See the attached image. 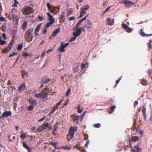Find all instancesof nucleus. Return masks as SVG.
Segmentation results:
<instances>
[{
  "mask_svg": "<svg viewBox=\"0 0 152 152\" xmlns=\"http://www.w3.org/2000/svg\"><path fill=\"white\" fill-rule=\"evenodd\" d=\"M22 76L23 78H25L27 77L28 75V73L25 70H23L21 71Z\"/></svg>",
  "mask_w": 152,
  "mask_h": 152,
  "instance_id": "obj_18",
  "label": "nucleus"
},
{
  "mask_svg": "<svg viewBox=\"0 0 152 152\" xmlns=\"http://www.w3.org/2000/svg\"><path fill=\"white\" fill-rule=\"evenodd\" d=\"M73 66L72 70L74 73H76L78 70V69L79 67V65L78 64L76 63L74 64Z\"/></svg>",
  "mask_w": 152,
  "mask_h": 152,
  "instance_id": "obj_16",
  "label": "nucleus"
},
{
  "mask_svg": "<svg viewBox=\"0 0 152 152\" xmlns=\"http://www.w3.org/2000/svg\"><path fill=\"white\" fill-rule=\"evenodd\" d=\"M33 31V28H32L29 29L27 32L26 33V35H27V37H29L32 35V33Z\"/></svg>",
  "mask_w": 152,
  "mask_h": 152,
  "instance_id": "obj_17",
  "label": "nucleus"
},
{
  "mask_svg": "<svg viewBox=\"0 0 152 152\" xmlns=\"http://www.w3.org/2000/svg\"><path fill=\"white\" fill-rule=\"evenodd\" d=\"M57 143H57V142H52V143L51 145L52 146H54V148H55L57 149V148H56V145L57 144Z\"/></svg>",
  "mask_w": 152,
  "mask_h": 152,
  "instance_id": "obj_47",
  "label": "nucleus"
},
{
  "mask_svg": "<svg viewBox=\"0 0 152 152\" xmlns=\"http://www.w3.org/2000/svg\"><path fill=\"white\" fill-rule=\"evenodd\" d=\"M86 13V12L83 10H81V11L80 12V14L79 17H82L83 15H84Z\"/></svg>",
  "mask_w": 152,
  "mask_h": 152,
  "instance_id": "obj_35",
  "label": "nucleus"
},
{
  "mask_svg": "<svg viewBox=\"0 0 152 152\" xmlns=\"http://www.w3.org/2000/svg\"><path fill=\"white\" fill-rule=\"evenodd\" d=\"M126 6L129 7L134 4V3L132 2L131 1H126L124 2Z\"/></svg>",
  "mask_w": 152,
  "mask_h": 152,
  "instance_id": "obj_24",
  "label": "nucleus"
},
{
  "mask_svg": "<svg viewBox=\"0 0 152 152\" xmlns=\"http://www.w3.org/2000/svg\"><path fill=\"white\" fill-rule=\"evenodd\" d=\"M50 81V80L49 78H47L46 79L42 81H41V83L42 84L43 83H47L48 82H49Z\"/></svg>",
  "mask_w": 152,
  "mask_h": 152,
  "instance_id": "obj_31",
  "label": "nucleus"
},
{
  "mask_svg": "<svg viewBox=\"0 0 152 152\" xmlns=\"http://www.w3.org/2000/svg\"><path fill=\"white\" fill-rule=\"evenodd\" d=\"M88 16L86 15L84 18L81 19V20L83 21L85 20L86 18L88 17Z\"/></svg>",
  "mask_w": 152,
  "mask_h": 152,
  "instance_id": "obj_64",
  "label": "nucleus"
},
{
  "mask_svg": "<svg viewBox=\"0 0 152 152\" xmlns=\"http://www.w3.org/2000/svg\"><path fill=\"white\" fill-rule=\"evenodd\" d=\"M47 127H48V123H44L40 126L37 129V131L38 132H40L42 131L45 130L47 128Z\"/></svg>",
  "mask_w": 152,
  "mask_h": 152,
  "instance_id": "obj_3",
  "label": "nucleus"
},
{
  "mask_svg": "<svg viewBox=\"0 0 152 152\" xmlns=\"http://www.w3.org/2000/svg\"><path fill=\"white\" fill-rule=\"evenodd\" d=\"M87 64H82L81 66V68L82 69H84L85 68Z\"/></svg>",
  "mask_w": 152,
  "mask_h": 152,
  "instance_id": "obj_57",
  "label": "nucleus"
},
{
  "mask_svg": "<svg viewBox=\"0 0 152 152\" xmlns=\"http://www.w3.org/2000/svg\"><path fill=\"white\" fill-rule=\"evenodd\" d=\"M64 12H62V14L61 16H60V20H62V19L64 17Z\"/></svg>",
  "mask_w": 152,
  "mask_h": 152,
  "instance_id": "obj_60",
  "label": "nucleus"
},
{
  "mask_svg": "<svg viewBox=\"0 0 152 152\" xmlns=\"http://www.w3.org/2000/svg\"><path fill=\"white\" fill-rule=\"evenodd\" d=\"M132 141L136 142L139 140V138L137 136H132L131 139Z\"/></svg>",
  "mask_w": 152,
  "mask_h": 152,
  "instance_id": "obj_22",
  "label": "nucleus"
},
{
  "mask_svg": "<svg viewBox=\"0 0 152 152\" xmlns=\"http://www.w3.org/2000/svg\"><path fill=\"white\" fill-rule=\"evenodd\" d=\"M90 141L89 140H87L86 142V143L84 145V147L86 148L87 147Z\"/></svg>",
  "mask_w": 152,
  "mask_h": 152,
  "instance_id": "obj_52",
  "label": "nucleus"
},
{
  "mask_svg": "<svg viewBox=\"0 0 152 152\" xmlns=\"http://www.w3.org/2000/svg\"><path fill=\"white\" fill-rule=\"evenodd\" d=\"M46 117L45 116H44V117L38 120L39 122H41L43 121L45 118Z\"/></svg>",
  "mask_w": 152,
  "mask_h": 152,
  "instance_id": "obj_62",
  "label": "nucleus"
},
{
  "mask_svg": "<svg viewBox=\"0 0 152 152\" xmlns=\"http://www.w3.org/2000/svg\"><path fill=\"white\" fill-rule=\"evenodd\" d=\"M23 47V45L22 44H20L18 45V47L17 48V50L20 51L21 50Z\"/></svg>",
  "mask_w": 152,
  "mask_h": 152,
  "instance_id": "obj_37",
  "label": "nucleus"
},
{
  "mask_svg": "<svg viewBox=\"0 0 152 152\" xmlns=\"http://www.w3.org/2000/svg\"><path fill=\"white\" fill-rule=\"evenodd\" d=\"M101 126V125L100 124H94V126L96 128H99Z\"/></svg>",
  "mask_w": 152,
  "mask_h": 152,
  "instance_id": "obj_46",
  "label": "nucleus"
},
{
  "mask_svg": "<svg viewBox=\"0 0 152 152\" xmlns=\"http://www.w3.org/2000/svg\"><path fill=\"white\" fill-rule=\"evenodd\" d=\"M142 112L143 113L144 118L145 121H146L147 118L146 109L145 105H144L143 106V108L142 110Z\"/></svg>",
  "mask_w": 152,
  "mask_h": 152,
  "instance_id": "obj_9",
  "label": "nucleus"
},
{
  "mask_svg": "<svg viewBox=\"0 0 152 152\" xmlns=\"http://www.w3.org/2000/svg\"><path fill=\"white\" fill-rule=\"evenodd\" d=\"M91 23L89 20H87L85 26V27L88 29L91 28Z\"/></svg>",
  "mask_w": 152,
  "mask_h": 152,
  "instance_id": "obj_12",
  "label": "nucleus"
},
{
  "mask_svg": "<svg viewBox=\"0 0 152 152\" xmlns=\"http://www.w3.org/2000/svg\"><path fill=\"white\" fill-rule=\"evenodd\" d=\"M73 12V11L72 10H70L67 13V15L68 16H70V15H71Z\"/></svg>",
  "mask_w": 152,
  "mask_h": 152,
  "instance_id": "obj_40",
  "label": "nucleus"
},
{
  "mask_svg": "<svg viewBox=\"0 0 152 152\" xmlns=\"http://www.w3.org/2000/svg\"><path fill=\"white\" fill-rule=\"evenodd\" d=\"M38 18L40 20H42L44 19V18L39 16Z\"/></svg>",
  "mask_w": 152,
  "mask_h": 152,
  "instance_id": "obj_58",
  "label": "nucleus"
},
{
  "mask_svg": "<svg viewBox=\"0 0 152 152\" xmlns=\"http://www.w3.org/2000/svg\"><path fill=\"white\" fill-rule=\"evenodd\" d=\"M6 43V42L5 41H3L1 40V39H0V45H4Z\"/></svg>",
  "mask_w": 152,
  "mask_h": 152,
  "instance_id": "obj_42",
  "label": "nucleus"
},
{
  "mask_svg": "<svg viewBox=\"0 0 152 152\" xmlns=\"http://www.w3.org/2000/svg\"><path fill=\"white\" fill-rule=\"evenodd\" d=\"M141 83L143 85H145L146 84V81L144 79H142L141 81Z\"/></svg>",
  "mask_w": 152,
  "mask_h": 152,
  "instance_id": "obj_49",
  "label": "nucleus"
},
{
  "mask_svg": "<svg viewBox=\"0 0 152 152\" xmlns=\"http://www.w3.org/2000/svg\"><path fill=\"white\" fill-rule=\"evenodd\" d=\"M77 128L75 127H72L70 128L67 136V139L68 141H70L72 140L74 136L75 132L77 131Z\"/></svg>",
  "mask_w": 152,
  "mask_h": 152,
  "instance_id": "obj_1",
  "label": "nucleus"
},
{
  "mask_svg": "<svg viewBox=\"0 0 152 152\" xmlns=\"http://www.w3.org/2000/svg\"><path fill=\"white\" fill-rule=\"evenodd\" d=\"M34 99L31 98L28 100L29 103L31 104L32 103V102H33L34 101Z\"/></svg>",
  "mask_w": 152,
  "mask_h": 152,
  "instance_id": "obj_61",
  "label": "nucleus"
},
{
  "mask_svg": "<svg viewBox=\"0 0 152 152\" xmlns=\"http://www.w3.org/2000/svg\"><path fill=\"white\" fill-rule=\"evenodd\" d=\"M64 100L63 99H62L60 101L58 102L57 103L56 107V109H58V106H59L61 104L62 102Z\"/></svg>",
  "mask_w": 152,
  "mask_h": 152,
  "instance_id": "obj_34",
  "label": "nucleus"
},
{
  "mask_svg": "<svg viewBox=\"0 0 152 152\" xmlns=\"http://www.w3.org/2000/svg\"><path fill=\"white\" fill-rule=\"evenodd\" d=\"M35 96L37 98L42 99L43 101H44L47 99V93L45 91H43L39 94H36Z\"/></svg>",
  "mask_w": 152,
  "mask_h": 152,
  "instance_id": "obj_2",
  "label": "nucleus"
},
{
  "mask_svg": "<svg viewBox=\"0 0 152 152\" xmlns=\"http://www.w3.org/2000/svg\"><path fill=\"white\" fill-rule=\"evenodd\" d=\"M34 107L33 106L30 105L28 107L27 109L29 111H31L33 110Z\"/></svg>",
  "mask_w": 152,
  "mask_h": 152,
  "instance_id": "obj_36",
  "label": "nucleus"
},
{
  "mask_svg": "<svg viewBox=\"0 0 152 152\" xmlns=\"http://www.w3.org/2000/svg\"><path fill=\"white\" fill-rule=\"evenodd\" d=\"M60 148H62L64 150H69L70 148L66 146H62L61 147L58 148L57 149H59Z\"/></svg>",
  "mask_w": 152,
  "mask_h": 152,
  "instance_id": "obj_30",
  "label": "nucleus"
},
{
  "mask_svg": "<svg viewBox=\"0 0 152 152\" xmlns=\"http://www.w3.org/2000/svg\"><path fill=\"white\" fill-rule=\"evenodd\" d=\"M123 28L125 29L126 31L128 32H130L132 30V28H129L126 24L123 23L122 24Z\"/></svg>",
  "mask_w": 152,
  "mask_h": 152,
  "instance_id": "obj_8",
  "label": "nucleus"
},
{
  "mask_svg": "<svg viewBox=\"0 0 152 152\" xmlns=\"http://www.w3.org/2000/svg\"><path fill=\"white\" fill-rule=\"evenodd\" d=\"M58 50L60 51V53H62L64 51L65 48L62 45L59 47L58 48Z\"/></svg>",
  "mask_w": 152,
  "mask_h": 152,
  "instance_id": "obj_26",
  "label": "nucleus"
},
{
  "mask_svg": "<svg viewBox=\"0 0 152 152\" xmlns=\"http://www.w3.org/2000/svg\"><path fill=\"white\" fill-rule=\"evenodd\" d=\"M20 133H21V134L20 135V137L21 139L22 140H24L26 137V133H23V131H21L20 132Z\"/></svg>",
  "mask_w": 152,
  "mask_h": 152,
  "instance_id": "obj_25",
  "label": "nucleus"
},
{
  "mask_svg": "<svg viewBox=\"0 0 152 152\" xmlns=\"http://www.w3.org/2000/svg\"><path fill=\"white\" fill-rule=\"evenodd\" d=\"M76 39H71L69 41V42L68 43H67L65 44H64L63 42H61V44L64 47V48H65L69 44V42H72L74 41H75Z\"/></svg>",
  "mask_w": 152,
  "mask_h": 152,
  "instance_id": "obj_14",
  "label": "nucleus"
},
{
  "mask_svg": "<svg viewBox=\"0 0 152 152\" xmlns=\"http://www.w3.org/2000/svg\"><path fill=\"white\" fill-rule=\"evenodd\" d=\"M134 148L137 149V151H138L139 150V145L138 144L137 145L135 146Z\"/></svg>",
  "mask_w": 152,
  "mask_h": 152,
  "instance_id": "obj_56",
  "label": "nucleus"
},
{
  "mask_svg": "<svg viewBox=\"0 0 152 152\" xmlns=\"http://www.w3.org/2000/svg\"><path fill=\"white\" fill-rule=\"evenodd\" d=\"M11 114V112L10 111L5 112L3 113L2 115L0 116V119L2 118H4V117L7 118Z\"/></svg>",
  "mask_w": 152,
  "mask_h": 152,
  "instance_id": "obj_6",
  "label": "nucleus"
},
{
  "mask_svg": "<svg viewBox=\"0 0 152 152\" xmlns=\"http://www.w3.org/2000/svg\"><path fill=\"white\" fill-rule=\"evenodd\" d=\"M89 7L90 6L89 5H86L85 6H83L81 8V10L85 11L88 9L89 8Z\"/></svg>",
  "mask_w": 152,
  "mask_h": 152,
  "instance_id": "obj_28",
  "label": "nucleus"
},
{
  "mask_svg": "<svg viewBox=\"0 0 152 152\" xmlns=\"http://www.w3.org/2000/svg\"><path fill=\"white\" fill-rule=\"evenodd\" d=\"M37 101L36 100H34L32 102V103L30 105L33 106V107H35L37 105Z\"/></svg>",
  "mask_w": 152,
  "mask_h": 152,
  "instance_id": "obj_44",
  "label": "nucleus"
},
{
  "mask_svg": "<svg viewBox=\"0 0 152 152\" xmlns=\"http://www.w3.org/2000/svg\"><path fill=\"white\" fill-rule=\"evenodd\" d=\"M41 26H42L41 23L39 24L38 25V26H37L36 28L35 29V34L36 35V36L39 35V34H37V32H39V30L40 29Z\"/></svg>",
  "mask_w": 152,
  "mask_h": 152,
  "instance_id": "obj_19",
  "label": "nucleus"
},
{
  "mask_svg": "<svg viewBox=\"0 0 152 152\" xmlns=\"http://www.w3.org/2000/svg\"><path fill=\"white\" fill-rule=\"evenodd\" d=\"M27 23L26 22H24L23 24L22 25V28L23 29L25 30L27 27Z\"/></svg>",
  "mask_w": 152,
  "mask_h": 152,
  "instance_id": "obj_32",
  "label": "nucleus"
},
{
  "mask_svg": "<svg viewBox=\"0 0 152 152\" xmlns=\"http://www.w3.org/2000/svg\"><path fill=\"white\" fill-rule=\"evenodd\" d=\"M82 30V29L81 28H80L77 29L74 32L73 34L74 37L72 38H76L77 37L79 36Z\"/></svg>",
  "mask_w": 152,
  "mask_h": 152,
  "instance_id": "obj_7",
  "label": "nucleus"
},
{
  "mask_svg": "<svg viewBox=\"0 0 152 152\" xmlns=\"http://www.w3.org/2000/svg\"><path fill=\"white\" fill-rule=\"evenodd\" d=\"M140 34L141 36H142L144 37H148V36H150L152 35V34H146L144 32H143V29L142 28L141 29V33Z\"/></svg>",
  "mask_w": 152,
  "mask_h": 152,
  "instance_id": "obj_11",
  "label": "nucleus"
},
{
  "mask_svg": "<svg viewBox=\"0 0 152 152\" xmlns=\"http://www.w3.org/2000/svg\"><path fill=\"white\" fill-rule=\"evenodd\" d=\"M26 87V86L25 84V83H23L18 87V90L20 91L22 90L25 89V88Z\"/></svg>",
  "mask_w": 152,
  "mask_h": 152,
  "instance_id": "obj_23",
  "label": "nucleus"
},
{
  "mask_svg": "<svg viewBox=\"0 0 152 152\" xmlns=\"http://www.w3.org/2000/svg\"><path fill=\"white\" fill-rule=\"evenodd\" d=\"M12 17L14 19V22L15 24H17L18 23V21L19 20V18L15 14H13L12 15Z\"/></svg>",
  "mask_w": 152,
  "mask_h": 152,
  "instance_id": "obj_10",
  "label": "nucleus"
},
{
  "mask_svg": "<svg viewBox=\"0 0 152 152\" xmlns=\"http://www.w3.org/2000/svg\"><path fill=\"white\" fill-rule=\"evenodd\" d=\"M76 39H71L69 41V42L68 43H67L65 44H64L63 42H61V44L64 47V48H65L69 44V42H72L74 41H75Z\"/></svg>",
  "mask_w": 152,
  "mask_h": 152,
  "instance_id": "obj_15",
  "label": "nucleus"
},
{
  "mask_svg": "<svg viewBox=\"0 0 152 152\" xmlns=\"http://www.w3.org/2000/svg\"><path fill=\"white\" fill-rule=\"evenodd\" d=\"M18 54V53H15V52H13L12 54H10L9 56V57H11L15 56L17 55Z\"/></svg>",
  "mask_w": 152,
  "mask_h": 152,
  "instance_id": "obj_45",
  "label": "nucleus"
},
{
  "mask_svg": "<svg viewBox=\"0 0 152 152\" xmlns=\"http://www.w3.org/2000/svg\"><path fill=\"white\" fill-rule=\"evenodd\" d=\"M57 109H56V107H54L53 109L50 112V113H53L55 112L56 110Z\"/></svg>",
  "mask_w": 152,
  "mask_h": 152,
  "instance_id": "obj_54",
  "label": "nucleus"
},
{
  "mask_svg": "<svg viewBox=\"0 0 152 152\" xmlns=\"http://www.w3.org/2000/svg\"><path fill=\"white\" fill-rule=\"evenodd\" d=\"M152 41L151 40H150L149 42L147 43V45L148 48L149 49H150L152 48Z\"/></svg>",
  "mask_w": 152,
  "mask_h": 152,
  "instance_id": "obj_29",
  "label": "nucleus"
},
{
  "mask_svg": "<svg viewBox=\"0 0 152 152\" xmlns=\"http://www.w3.org/2000/svg\"><path fill=\"white\" fill-rule=\"evenodd\" d=\"M60 28H58L54 31L52 34L53 37L56 35L57 34L60 32Z\"/></svg>",
  "mask_w": 152,
  "mask_h": 152,
  "instance_id": "obj_27",
  "label": "nucleus"
},
{
  "mask_svg": "<svg viewBox=\"0 0 152 152\" xmlns=\"http://www.w3.org/2000/svg\"><path fill=\"white\" fill-rule=\"evenodd\" d=\"M81 118L80 116H77L75 118V120H80V119Z\"/></svg>",
  "mask_w": 152,
  "mask_h": 152,
  "instance_id": "obj_51",
  "label": "nucleus"
},
{
  "mask_svg": "<svg viewBox=\"0 0 152 152\" xmlns=\"http://www.w3.org/2000/svg\"><path fill=\"white\" fill-rule=\"evenodd\" d=\"M47 6L49 10H50L51 9H52L53 7L51 6L49 3H47Z\"/></svg>",
  "mask_w": 152,
  "mask_h": 152,
  "instance_id": "obj_43",
  "label": "nucleus"
},
{
  "mask_svg": "<svg viewBox=\"0 0 152 152\" xmlns=\"http://www.w3.org/2000/svg\"><path fill=\"white\" fill-rule=\"evenodd\" d=\"M53 24V23H51L50 22H49L47 23L46 25V27L47 28L49 27L52 24Z\"/></svg>",
  "mask_w": 152,
  "mask_h": 152,
  "instance_id": "obj_53",
  "label": "nucleus"
},
{
  "mask_svg": "<svg viewBox=\"0 0 152 152\" xmlns=\"http://www.w3.org/2000/svg\"><path fill=\"white\" fill-rule=\"evenodd\" d=\"M23 147L27 150L28 152H31L32 151V150H30V148L28 147V145H27L26 143L24 142L23 143Z\"/></svg>",
  "mask_w": 152,
  "mask_h": 152,
  "instance_id": "obj_21",
  "label": "nucleus"
},
{
  "mask_svg": "<svg viewBox=\"0 0 152 152\" xmlns=\"http://www.w3.org/2000/svg\"><path fill=\"white\" fill-rule=\"evenodd\" d=\"M83 110L82 108H81L80 107L78 106L77 107V112L78 113H80L82 112Z\"/></svg>",
  "mask_w": 152,
  "mask_h": 152,
  "instance_id": "obj_33",
  "label": "nucleus"
},
{
  "mask_svg": "<svg viewBox=\"0 0 152 152\" xmlns=\"http://www.w3.org/2000/svg\"><path fill=\"white\" fill-rule=\"evenodd\" d=\"M47 15L49 17V21H50V22L53 23H54L55 22V20L53 18V16L51 15L49 12H48Z\"/></svg>",
  "mask_w": 152,
  "mask_h": 152,
  "instance_id": "obj_13",
  "label": "nucleus"
},
{
  "mask_svg": "<svg viewBox=\"0 0 152 152\" xmlns=\"http://www.w3.org/2000/svg\"><path fill=\"white\" fill-rule=\"evenodd\" d=\"M22 12L24 14H30L33 12L32 8L29 7H25L23 9Z\"/></svg>",
  "mask_w": 152,
  "mask_h": 152,
  "instance_id": "obj_4",
  "label": "nucleus"
},
{
  "mask_svg": "<svg viewBox=\"0 0 152 152\" xmlns=\"http://www.w3.org/2000/svg\"><path fill=\"white\" fill-rule=\"evenodd\" d=\"M122 78V77H121L118 78V79L116 80V84L115 85V86L114 87H115L118 84V83L119 82L120 80H121Z\"/></svg>",
  "mask_w": 152,
  "mask_h": 152,
  "instance_id": "obj_39",
  "label": "nucleus"
},
{
  "mask_svg": "<svg viewBox=\"0 0 152 152\" xmlns=\"http://www.w3.org/2000/svg\"><path fill=\"white\" fill-rule=\"evenodd\" d=\"M85 115V114L84 113H82V115L81 116H80V117L81 118L80 119V121H82L83 120V117H84Z\"/></svg>",
  "mask_w": 152,
  "mask_h": 152,
  "instance_id": "obj_55",
  "label": "nucleus"
},
{
  "mask_svg": "<svg viewBox=\"0 0 152 152\" xmlns=\"http://www.w3.org/2000/svg\"><path fill=\"white\" fill-rule=\"evenodd\" d=\"M52 9L50 11V12L52 13H54L56 10V7H53Z\"/></svg>",
  "mask_w": 152,
  "mask_h": 152,
  "instance_id": "obj_38",
  "label": "nucleus"
},
{
  "mask_svg": "<svg viewBox=\"0 0 152 152\" xmlns=\"http://www.w3.org/2000/svg\"><path fill=\"white\" fill-rule=\"evenodd\" d=\"M14 43V41L13 40L10 42L8 46L5 48L4 50L2 51L4 53H5L7 52H9L11 50L13 47Z\"/></svg>",
  "mask_w": 152,
  "mask_h": 152,
  "instance_id": "obj_5",
  "label": "nucleus"
},
{
  "mask_svg": "<svg viewBox=\"0 0 152 152\" xmlns=\"http://www.w3.org/2000/svg\"><path fill=\"white\" fill-rule=\"evenodd\" d=\"M23 56L24 57H25L27 56H29V54H27L26 53H25L23 54Z\"/></svg>",
  "mask_w": 152,
  "mask_h": 152,
  "instance_id": "obj_63",
  "label": "nucleus"
},
{
  "mask_svg": "<svg viewBox=\"0 0 152 152\" xmlns=\"http://www.w3.org/2000/svg\"><path fill=\"white\" fill-rule=\"evenodd\" d=\"M116 107L115 106H112L111 107V109L110 110L111 111V112H110V113H113L114 111V110L115 109Z\"/></svg>",
  "mask_w": 152,
  "mask_h": 152,
  "instance_id": "obj_41",
  "label": "nucleus"
},
{
  "mask_svg": "<svg viewBox=\"0 0 152 152\" xmlns=\"http://www.w3.org/2000/svg\"><path fill=\"white\" fill-rule=\"evenodd\" d=\"M71 92V89L70 88H69V89L67 90L66 93V96H68L70 94Z\"/></svg>",
  "mask_w": 152,
  "mask_h": 152,
  "instance_id": "obj_48",
  "label": "nucleus"
},
{
  "mask_svg": "<svg viewBox=\"0 0 152 152\" xmlns=\"http://www.w3.org/2000/svg\"><path fill=\"white\" fill-rule=\"evenodd\" d=\"M114 19H111L110 18H108L107 20V23L109 25H112L114 24Z\"/></svg>",
  "mask_w": 152,
  "mask_h": 152,
  "instance_id": "obj_20",
  "label": "nucleus"
},
{
  "mask_svg": "<svg viewBox=\"0 0 152 152\" xmlns=\"http://www.w3.org/2000/svg\"><path fill=\"white\" fill-rule=\"evenodd\" d=\"M138 104V102L137 101H135L134 103V107H135Z\"/></svg>",
  "mask_w": 152,
  "mask_h": 152,
  "instance_id": "obj_59",
  "label": "nucleus"
},
{
  "mask_svg": "<svg viewBox=\"0 0 152 152\" xmlns=\"http://www.w3.org/2000/svg\"><path fill=\"white\" fill-rule=\"evenodd\" d=\"M67 19H69V21H70L72 20L75 19V18L74 16H72V17L68 18Z\"/></svg>",
  "mask_w": 152,
  "mask_h": 152,
  "instance_id": "obj_50",
  "label": "nucleus"
}]
</instances>
